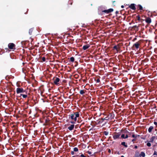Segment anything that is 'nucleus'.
I'll use <instances>...</instances> for the list:
<instances>
[{"label":"nucleus","mask_w":157,"mask_h":157,"mask_svg":"<svg viewBox=\"0 0 157 157\" xmlns=\"http://www.w3.org/2000/svg\"><path fill=\"white\" fill-rule=\"evenodd\" d=\"M132 136L133 138H136L137 137L140 136V135H135L133 134L132 135Z\"/></svg>","instance_id":"nucleus-26"},{"label":"nucleus","mask_w":157,"mask_h":157,"mask_svg":"<svg viewBox=\"0 0 157 157\" xmlns=\"http://www.w3.org/2000/svg\"><path fill=\"white\" fill-rule=\"evenodd\" d=\"M120 135H121L119 133H117V132H115L113 134V138L114 140H116L117 139H118L119 138V137H120Z\"/></svg>","instance_id":"nucleus-9"},{"label":"nucleus","mask_w":157,"mask_h":157,"mask_svg":"<svg viewBox=\"0 0 157 157\" xmlns=\"http://www.w3.org/2000/svg\"><path fill=\"white\" fill-rule=\"evenodd\" d=\"M70 61L71 62H74V61L75 59L73 57H72L70 58Z\"/></svg>","instance_id":"nucleus-28"},{"label":"nucleus","mask_w":157,"mask_h":157,"mask_svg":"<svg viewBox=\"0 0 157 157\" xmlns=\"http://www.w3.org/2000/svg\"><path fill=\"white\" fill-rule=\"evenodd\" d=\"M121 7L122 8H124V6H123V5H122L121 6Z\"/></svg>","instance_id":"nucleus-50"},{"label":"nucleus","mask_w":157,"mask_h":157,"mask_svg":"<svg viewBox=\"0 0 157 157\" xmlns=\"http://www.w3.org/2000/svg\"><path fill=\"white\" fill-rule=\"evenodd\" d=\"M136 38H135L133 40H136Z\"/></svg>","instance_id":"nucleus-56"},{"label":"nucleus","mask_w":157,"mask_h":157,"mask_svg":"<svg viewBox=\"0 0 157 157\" xmlns=\"http://www.w3.org/2000/svg\"><path fill=\"white\" fill-rule=\"evenodd\" d=\"M147 145L148 147H150L151 146V144L150 143L148 142L147 143Z\"/></svg>","instance_id":"nucleus-30"},{"label":"nucleus","mask_w":157,"mask_h":157,"mask_svg":"<svg viewBox=\"0 0 157 157\" xmlns=\"http://www.w3.org/2000/svg\"><path fill=\"white\" fill-rule=\"evenodd\" d=\"M139 155V152H136L134 156L133 157H140Z\"/></svg>","instance_id":"nucleus-22"},{"label":"nucleus","mask_w":157,"mask_h":157,"mask_svg":"<svg viewBox=\"0 0 157 157\" xmlns=\"http://www.w3.org/2000/svg\"><path fill=\"white\" fill-rule=\"evenodd\" d=\"M5 49L6 50H8V48H5Z\"/></svg>","instance_id":"nucleus-52"},{"label":"nucleus","mask_w":157,"mask_h":157,"mask_svg":"<svg viewBox=\"0 0 157 157\" xmlns=\"http://www.w3.org/2000/svg\"><path fill=\"white\" fill-rule=\"evenodd\" d=\"M80 156L81 157H86V156L84 155H83V154H81L80 155Z\"/></svg>","instance_id":"nucleus-40"},{"label":"nucleus","mask_w":157,"mask_h":157,"mask_svg":"<svg viewBox=\"0 0 157 157\" xmlns=\"http://www.w3.org/2000/svg\"><path fill=\"white\" fill-rule=\"evenodd\" d=\"M86 92V90H81L79 91V93L80 94L83 95L85 94Z\"/></svg>","instance_id":"nucleus-15"},{"label":"nucleus","mask_w":157,"mask_h":157,"mask_svg":"<svg viewBox=\"0 0 157 157\" xmlns=\"http://www.w3.org/2000/svg\"><path fill=\"white\" fill-rule=\"evenodd\" d=\"M78 149L77 147H75L74 148V151L75 152H77L78 151Z\"/></svg>","instance_id":"nucleus-29"},{"label":"nucleus","mask_w":157,"mask_h":157,"mask_svg":"<svg viewBox=\"0 0 157 157\" xmlns=\"http://www.w3.org/2000/svg\"><path fill=\"white\" fill-rule=\"evenodd\" d=\"M42 59L43 62H44L45 61V57H43L42 58Z\"/></svg>","instance_id":"nucleus-31"},{"label":"nucleus","mask_w":157,"mask_h":157,"mask_svg":"<svg viewBox=\"0 0 157 157\" xmlns=\"http://www.w3.org/2000/svg\"><path fill=\"white\" fill-rule=\"evenodd\" d=\"M154 124L155 125H157V122H155V121H154Z\"/></svg>","instance_id":"nucleus-46"},{"label":"nucleus","mask_w":157,"mask_h":157,"mask_svg":"<svg viewBox=\"0 0 157 157\" xmlns=\"http://www.w3.org/2000/svg\"><path fill=\"white\" fill-rule=\"evenodd\" d=\"M135 5H136L135 4H131L129 6L128 8L132 10H135L136 9Z\"/></svg>","instance_id":"nucleus-10"},{"label":"nucleus","mask_w":157,"mask_h":157,"mask_svg":"<svg viewBox=\"0 0 157 157\" xmlns=\"http://www.w3.org/2000/svg\"><path fill=\"white\" fill-rule=\"evenodd\" d=\"M72 4V2H71L70 4L71 5Z\"/></svg>","instance_id":"nucleus-53"},{"label":"nucleus","mask_w":157,"mask_h":157,"mask_svg":"<svg viewBox=\"0 0 157 157\" xmlns=\"http://www.w3.org/2000/svg\"><path fill=\"white\" fill-rule=\"evenodd\" d=\"M132 28H136L137 29V31L138 30V27L136 25L133 26L132 27Z\"/></svg>","instance_id":"nucleus-32"},{"label":"nucleus","mask_w":157,"mask_h":157,"mask_svg":"<svg viewBox=\"0 0 157 157\" xmlns=\"http://www.w3.org/2000/svg\"><path fill=\"white\" fill-rule=\"evenodd\" d=\"M8 47L9 49L14 50L15 49V45L13 43H10L8 44Z\"/></svg>","instance_id":"nucleus-6"},{"label":"nucleus","mask_w":157,"mask_h":157,"mask_svg":"<svg viewBox=\"0 0 157 157\" xmlns=\"http://www.w3.org/2000/svg\"><path fill=\"white\" fill-rule=\"evenodd\" d=\"M72 157H75V156H73Z\"/></svg>","instance_id":"nucleus-58"},{"label":"nucleus","mask_w":157,"mask_h":157,"mask_svg":"<svg viewBox=\"0 0 157 157\" xmlns=\"http://www.w3.org/2000/svg\"><path fill=\"white\" fill-rule=\"evenodd\" d=\"M141 17L140 15H138L136 17V20H138L139 21H140L141 20Z\"/></svg>","instance_id":"nucleus-18"},{"label":"nucleus","mask_w":157,"mask_h":157,"mask_svg":"<svg viewBox=\"0 0 157 157\" xmlns=\"http://www.w3.org/2000/svg\"><path fill=\"white\" fill-rule=\"evenodd\" d=\"M113 50H116L117 52H119L121 50V48L120 46V45L119 44H118L117 45H115L113 46Z\"/></svg>","instance_id":"nucleus-7"},{"label":"nucleus","mask_w":157,"mask_h":157,"mask_svg":"<svg viewBox=\"0 0 157 157\" xmlns=\"http://www.w3.org/2000/svg\"><path fill=\"white\" fill-rule=\"evenodd\" d=\"M138 148V147L136 145L134 147V148H135V149H137V148Z\"/></svg>","instance_id":"nucleus-48"},{"label":"nucleus","mask_w":157,"mask_h":157,"mask_svg":"<svg viewBox=\"0 0 157 157\" xmlns=\"http://www.w3.org/2000/svg\"><path fill=\"white\" fill-rule=\"evenodd\" d=\"M128 137H129V136H128V135L127 134L126 135V136H125V139L127 138Z\"/></svg>","instance_id":"nucleus-38"},{"label":"nucleus","mask_w":157,"mask_h":157,"mask_svg":"<svg viewBox=\"0 0 157 157\" xmlns=\"http://www.w3.org/2000/svg\"><path fill=\"white\" fill-rule=\"evenodd\" d=\"M142 40H140L138 41L135 43L133 46V47H135L136 49H138L141 44Z\"/></svg>","instance_id":"nucleus-4"},{"label":"nucleus","mask_w":157,"mask_h":157,"mask_svg":"<svg viewBox=\"0 0 157 157\" xmlns=\"http://www.w3.org/2000/svg\"><path fill=\"white\" fill-rule=\"evenodd\" d=\"M33 31V28H31L29 30V34L31 35L32 34V33Z\"/></svg>","instance_id":"nucleus-23"},{"label":"nucleus","mask_w":157,"mask_h":157,"mask_svg":"<svg viewBox=\"0 0 157 157\" xmlns=\"http://www.w3.org/2000/svg\"><path fill=\"white\" fill-rule=\"evenodd\" d=\"M74 114H75V121H76L77 120V117H79V113L78 112H77L74 113Z\"/></svg>","instance_id":"nucleus-13"},{"label":"nucleus","mask_w":157,"mask_h":157,"mask_svg":"<svg viewBox=\"0 0 157 157\" xmlns=\"http://www.w3.org/2000/svg\"><path fill=\"white\" fill-rule=\"evenodd\" d=\"M153 155H157V154L156 153V152L155 151L154 154H153Z\"/></svg>","instance_id":"nucleus-43"},{"label":"nucleus","mask_w":157,"mask_h":157,"mask_svg":"<svg viewBox=\"0 0 157 157\" xmlns=\"http://www.w3.org/2000/svg\"><path fill=\"white\" fill-rule=\"evenodd\" d=\"M155 138V136H153L150 139V142H153L154 140V139Z\"/></svg>","instance_id":"nucleus-24"},{"label":"nucleus","mask_w":157,"mask_h":157,"mask_svg":"<svg viewBox=\"0 0 157 157\" xmlns=\"http://www.w3.org/2000/svg\"><path fill=\"white\" fill-rule=\"evenodd\" d=\"M121 144L126 147H128V145L125 144V142H123L121 143Z\"/></svg>","instance_id":"nucleus-25"},{"label":"nucleus","mask_w":157,"mask_h":157,"mask_svg":"<svg viewBox=\"0 0 157 157\" xmlns=\"http://www.w3.org/2000/svg\"><path fill=\"white\" fill-rule=\"evenodd\" d=\"M71 155H74V151H71Z\"/></svg>","instance_id":"nucleus-42"},{"label":"nucleus","mask_w":157,"mask_h":157,"mask_svg":"<svg viewBox=\"0 0 157 157\" xmlns=\"http://www.w3.org/2000/svg\"><path fill=\"white\" fill-rule=\"evenodd\" d=\"M121 157H124V156L123 155H122L121 156Z\"/></svg>","instance_id":"nucleus-55"},{"label":"nucleus","mask_w":157,"mask_h":157,"mask_svg":"<svg viewBox=\"0 0 157 157\" xmlns=\"http://www.w3.org/2000/svg\"><path fill=\"white\" fill-rule=\"evenodd\" d=\"M112 2H113V3H114V2H115V1H112Z\"/></svg>","instance_id":"nucleus-51"},{"label":"nucleus","mask_w":157,"mask_h":157,"mask_svg":"<svg viewBox=\"0 0 157 157\" xmlns=\"http://www.w3.org/2000/svg\"><path fill=\"white\" fill-rule=\"evenodd\" d=\"M125 135L124 134H123L121 136V138L124 139H125Z\"/></svg>","instance_id":"nucleus-33"},{"label":"nucleus","mask_w":157,"mask_h":157,"mask_svg":"<svg viewBox=\"0 0 157 157\" xmlns=\"http://www.w3.org/2000/svg\"><path fill=\"white\" fill-rule=\"evenodd\" d=\"M16 93L17 94H19L21 93L24 94L25 93L27 94V92L25 90H24L23 88L21 87L17 88L16 90Z\"/></svg>","instance_id":"nucleus-2"},{"label":"nucleus","mask_w":157,"mask_h":157,"mask_svg":"<svg viewBox=\"0 0 157 157\" xmlns=\"http://www.w3.org/2000/svg\"><path fill=\"white\" fill-rule=\"evenodd\" d=\"M143 17V16H142H142H141V17Z\"/></svg>","instance_id":"nucleus-57"},{"label":"nucleus","mask_w":157,"mask_h":157,"mask_svg":"<svg viewBox=\"0 0 157 157\" xmlns=\"http://www.w3.org/2000/svg\"><path fill=\"white\" fill-rule=\"evenodd\" d=\"M101 11L102 12H104L106 13H109L113 11V9L112 8H110L107 10H104V8H103L101 9Z\"/></svg>","instance_id":"nucleus-5"},{"label":"nucleus","mask_w":157,"mask_h":157,"mask_svg":"<svg viewBox=\"0 0 157 157\" xmlns=\"http://www.w3.org/2000/svg\"><path fill=\"white\" fill-rule=\"evenodd\" d=\"M111 151H110V149H109V152H110Z\"/></svg>","instance_id":"nucleus-54"},{"label":"nucleus","mask_w":157,"mask_h":157,"mask_svg":"<svg viewBox=\"0 0 157 157\" xmlns=\"http://www.w3.org/2000/svg\"><path fill=\"white\" fill-rule=\"evenodd\" d=\"M140 157L142 156L143 157H144L145 156V154L143 152H141L140 154Z\"/></svg>","instance_id":"nucleus-21"},{"label":"nucleus","mask_w":157,"mask_h":157,"mask_svg":"<svg viewBox=\"0 0 157 157\" xmlns=\"http://www.w3.org/2000/svg\"><path fill=\"white\" fill-rule=\"evenodd\" d=\"M115 13L116 14H117L118 13V11H117Z\"/></svg>","instance_id":"nucleus-49"},{"label":"nucleus","mask_w":157,"mask_h":157,"mask_svg":"<svg viewBox=\"0 0 157 157\" xmlns=\"http://www.w3.org/2000/svg\"><path fill=\"white\" fill-rule=\"evenodd\" d=\"M129 132L127 130H126L125 131V133H127V134H128Z\"/></svg>","instance_id":"nucleus-45"},{"label":"nucleus","mask_w":157,"mask_h":157,"mask_svg":"<svg viewBox=\"0 0 157 157\" xmlns=\"http://www.w3.org/2000/svg\"><path fill=\"white\" fill-rule=\"evenodd\" d=\"M105 120H106L104 119V118H101V119H99L96 122V124H100L103 123V121Z\"/></svg>","instance_id":"nucleus-8"},{"label":"nucleus","mask_w":157,"mask_h":157,"mask_svg":"<svg viewBox=\"0 0 157 157\" xmlns=\"http://www.w3.org/2000/svg\"><path fill=\"white\" fill-rule=\"evenodd\" d=\"M145 21L146 23L148 24H150L151 22V19L149 17L146 18L145 19Z\"/></svg>","instance_id":"nucleus-11"},{"label":"nucleus","mask_w":157,"mask_h":157,"mask_svg":"<svg viewBox=\"0 0 157 157\" xmlns=\"http://www.w3.org/2000/svg\"><path fill=\"white\" fill-rule=\"evenodd\" d=\"M145 20L144 19H143V18H141V20H140V22H141V23H142L143 22V21H144Z\"/></svg>","instance_id":"nucleus-36"},{"label":"nucleus","mask_w":157,"mask_h":157,"mask_svg":"<svg viewBox=\"0 0 157 157\" xmlns=\"http://www.w3.org/2000/svg\"><path fill=\"white\" fill-rule=\"evenodd\" d=\"M114 117V115L113 113H109L107 117L104 118V119L107 120L109 119L112 120Z\"/></svg>","instance_id":"nucleus-3"},{"label":"nucleus","mask_w":157,"mask_h":157,"mask_svg":"<svg viewBox=\"0 0 157 157\" xmlns=\"http://www.w3.org/2000/svg\"><path fill=\"white\" fill-rule=\"evenodd\" d=\"M87 153L89 155H91L92 153V152L91 151H87Z\"/></svg>","instance_id":"nucleus-39"},{"label":"nucleus","mask_w":157,"mask_h":157,"mask_svg":"<svg viewBox=\"0 0 157 157\" xmlns=\"http://www.w3.org/2000/svg\"><path fill=\"white\" fill-rule=\"evenodd\" d=\"M100 82V80L99 78H98L96 80V82L97 83H99Z\"/></svg>","instance_id":"nucleus-34"},{"label":"nucleus","mask_w":157,"mask_h":157,"mask_svg":"<svg viewBox=\"0 0 157 157\" xmlns=\"http://www.w3.org/2000/svg\"><path fill=\"white\" fill-rule=\"evenodd\" d=\"M136 140V138H134L132 140V141L134 142Z\"/></svg>","instance_id":"nucleus-41"},{"label":"nucleus","mask_w":157,"mask_h":157,"mask_svg":"<svg viewBox=\"0 0 157 157\" xmlns=\"http://www.w3.org/2000/svg\"><path fill=\"white\" fill-rule=\"evenodd\" d=\"M74 126L75 125L74 124H71L68 127V129L69 130L71 131L74 129Z\"/></svg>","instance_id":"nucleus-14"},{"label":"nucleus","mask_w":157,"mask_h":157,"mask_svg":"<svg viewBox=\"0 0 157 157\" xmlns=\"http://www.w3.org/2000/svg\"><path fill=\"white\" fill-rule=\"evenodd\" d=\"M90 45L89 44H87L85 45H84L83 46L82 49L84 50H86V49L89 48L90 47Z\"/></svg>","instance_id":"nucleus-12"},{"label":"nucleus","mask_w":157,"mask_h":157,"mask_svg":"<svg viewBox=\"0 0 157 157\" xmlns=\"http://www.w3.org/2000/svg\"><path fill=\"white\" fill-rule=\"evenodd\" d=\"M153 129V127L151 126L149 127L148 129V131L149 132H151L152 130Z\"/></svg>","instance_id":"nucleus-20"},{"label":"nucleus","mask_w":157,"mask_h":157,"mask_svg":"<svg viewBox=\"0 0 157 157\" xmlns=\"http://www.w3.org/2000/svg\"><path fill=\"white\" fill-rule=\"evenodd\" d=\"M71 116V118L72 120H74L75 121V114H72L70 115Z\"/></svg>","instance_id":"nucleus-17"},{"label":"nucleus","mask_w":157,"mask_h":157,"mask_svg":"<svg viewBox=\"0 0 157 157\" xmlns=\"http://www.w3.org/2000/svg\"><path fill=\"white\" fill-rule=\"evenodd\" d=\"M137 9L138 10H143V8L142 6L140 4L137 5Z\"/></svg>","instance_id":"nucleus-16"},{"label":"nucleus","mask_w":157,"mask_h":157,"mask_svg":"<svg viewBox=\"0 0 157 157\" xmlns=\"http://www.w3.org/2000/svg\"><path fill=\"white\" fill-rule=\"evenodd\" d=\"M103 134L105 135V136H107V135H108L109 134L108 132L106 131L103 132Z\"/></svg>","instance_id":"nucleus-27"},{"label":"nucleus","mask_w":157,"mask_h":157,"mask_svg":"<svg viewBox=\"0 0 157 157\" xmlns=\"http://www.w3.org/2000/svg\"><path fill=\"white\" fill-rule=\"evenodd\" d=\"M105 123H106V122H105V123L104 124H105Z\"/></svg>","instance_id":"nucleus-59"},{"label":"nucleus","mask_w":157,"mask_h":157,"mask_svg":"<svg viewBox=\"0 0 157 157\" xmlns=\"http://www.w3.org/2000/svg\"><path fill=\"white\" fill-rule=\"evenodd\" d=\"M79 126H78V125H76L75 126V128H78V127Z\"/></svg>","instance_id":"nucleus-47"},{"label":"nucleus","mask_w":157,"mask_h":157,"mask_svg":"<svg viewBox=\"0 0 157 157\" xmlns=\"http://www.w3.org/2000/svg\"><path fill=\"white\" fill-rule=\"evenodd\" d=\"M49 120H48L46 119L45 120V123H48L49 122Z\"/></svg>","instance_id":"nucleus-37"},{"label":"nucleus","mask_w":157,"mask_h":157,"mask_svg":"<svg viewBox=\"0 0 157 157\" xmlns=\"http://www.w3.org/2000/svg\"><path fill=\"white\" fill-rule=\"evenodd\" d=\"M132 132H129L127 134L128 135V136H130L132 135Z\"/></svg>","instance_id":"nucleus-35"},{"label":"nucleus","mask_w":157,"mask_h":157,"mask_svg":"<svg viewBox=\"0 0 157 157\" xmlns=\"http://www.w3.org/2000/svg\"><path fill=\"white\" fill-rule=\"evenodd\" d=\"M21 96H22L23 98H26L28 97L26 94H24L23 93L20 94V97Z\"/></svg>","instance_id":"nucleus-19"},{"label":"nucleus","mask_w":157,"mask_h":157,"mask_svg":"<svg viewBox=\"0 0 157 157\" xmlns=\"http://www.w3.org/2000/svg\"><path fill=\"white\" fill-rule=\"evenodd\" d=\"M84 124V122L82 123L81 124V125H80V126H79V128H80V127H81V126L82 125V124Z\"/></svg>","instance_id":"nucleus-44"},{"label":"nucleus","mask_w":157,"mask_h":157,"mask_svg":"<svg viewBox=\"0 0 157 157\" xmlns=\"http://www.w3.org/2000/svg\"><path fill=\"white\" fill-rule=\"evenodd\" d=\"M54 84L56 86H59L60 83V79L58 77H54L52 79Z\"/></svg>","instance_id":"nucleus-1"}]
</instances>
